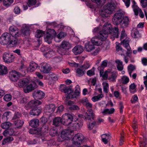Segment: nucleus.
Returning <instances> with one entry per match:
<instances>
[{
	"label": "nucleus",
	"mask_w": 147,
	"mask_h": 147,
	"mask_svg": "<svg viewBox=\"0 0 147 147\" xmlns=\"http://www.w3.org/2000/svg\"><path fill=\"white\" fill-rule=\"evenodd\" d=\"M21 34L19 32L18 29L14 26H11L9 28L10 34L11 37L18 38L21 34L23 36H25L29 35L30 34V31L29 30L30 26L28 24H24L21 26Z\"/></svg>",
	"instance_id": "nucleus-1"
},
{
	"label": "nucleus",
	"mask_w": 147,
	"mask_h": 147,
	"mask_svg": "<svg viewBox=\"0 0 147 147\" xmlns=\"http://www.w3.org/2000/svg\"><path fill=\"white\" fill-rule=\"evenodd\" d=\"M115 7L114 5L111 3H109L105 5L103 9L99 10L100 15L103 18L108 17L109 15L114 11Z\"/></svg>",
	"instance_id": "nucleus-2"
},
{
	"label": "nucleus",
	"mask_w": 147,
	"mask_h": 147,
	"mask_svg": "<svg viewBox=\"0 0 147 147\" xmlns=\"http://www.w3.org/2000/svg\"><path fill=\"white\" fill-rule=\"evenodd\" d=\"M72 47L71 44L69 42L63 40L58 49L57 52L61 55H64L66 51L70 49Z\"/></svg>",
	"instance_id": "nucleus-3"
},
{
	"label": "nucleus",
	"mask_w": 147,
	"mask_h": 147,
	"mask_svg": "<svg viewBox=\"0 0 147 147\" xmlns=\"http://www.w3.org/2000/svg\"><path fill=\"white\" fill-rule=\"evenodd\" d=\"M74 115L68 113L63 115L61 118V123L65 125L70 124L73 121Z\"/></svg>",
	"instance_id": "nucleus-4"
},
{
	"label": "nucleus",
	"mask_w": 147,
	"mask_h": 147,
	"mask_svg": "<svg viewBox=\"0 0 147 147\" xmlns=\"http://www.w3.org/2000/svg\"><path fill=\"white\" fill-rule=\"evenodd\" d=\"M56 34V33L54 30L52 29L48 30L44 37L45 41L48 44H50L51 42V40L53 37L55 36Z\"/></svg>",
	"instance_id": "nucleus-5"
},
{
	"label": "nucleus",
	"mask_w": 147,
	"mask_h": 147,
	"mask_svg": "<svg viewBox=\"0 0 147 147\" xmlns=\"http://www.w3.org/2000/svg\"><path fill=\"white\" fill-rule=\"evenodd\" d=\"M124 15L122 12H117L115 13L112 18V22L114 25H118L120 24V22L122 21Z\"/></svg>",
	"instance_id": "nucleus-6"
},
{
	"label": "nucleus",
	"mask_w": 147,
	"mask_h": 147,
	"mask_svg": "<svg viewBox=\"0 0 147 147\" xmlns=\"http://www.w3.org/2000/svg\"><path fill=\"white\" fill-rule=\"evenodd\" d=\"M11 37L9 33L5 32L3 33L0 37V43L3 45H5L8 44Z\"/></svg>",
	"instance_id": "nucleus-7"
},
{
	"label": "nucleus",
	"mask_w": 147,
	"mask_h": 147,
	"mask_svg": "<svg viewBox=\"0 0 147 147\" xmlns=\"http://www.w3.org/2000/svg\"><path fill=\"white\" fill-rule=\"evenodd\" d=\"M84 137L81 134H78L75 135L72 139L73 144L75 145H80L83 141Z\"/></svg>",
	"instance_id": "nucleus-8"
},
{
	"label": "nucleus",
	"mask_w": 147,
	"mask_h": 147,
	"mask_svg": "<svg viewBox=\"0 0 147 147\" xmlns=\"http://www.w3.org/2000/svg\"><path fill=\"white\" fill-rule=\"evenodd\" d=\"M84 137L81 134H78L75 135L72 139L73 144L75 145H80L83 141Z\"/></svg>",
	"instance_id": "nucleus-9"
},
{
	"label": "nucleus",
	"mask_w": 147,
	"mask_h": 147,
	"mask_svg": "<svg viewBox=\"0 0 147 147\" xmlns=\"http://www.w3.org/2000/svg\"><path fill=\"white\" fill-rule=\"evenodd\" d=\"M15 58V56L12 53L8 52L5 53L3 55V59L4 62L7 63L13 61Z\"/></svg>",
	"instance_id": "nucleus-10"
},
{
	"label": "nucleus",
	"mask_w": 147,
	"mask_h": 147,
	"mask_svg": "<svg viewBox=\"0 0 147 147\" xmlns=\"http://www.w3.org/2000/svg\"><path fill=\"white\" fill-rule=\"evenodd\" d=\"M88 113L85 112L84 115L85 119L90 121L91 119L94 120L96 117V115L93 110L88 109L87 111Z\"/></svg>",
	"instance_id": "nucleus-11"
},
{
	"label": "nucleus",
	"mask_w": 147,
	"mask_h": 147,
	"mask_svg": "<svg viewBox=\"0 0 147 147\" xmlns=\"http://www.w3.org/2000/svg\"><path fill=\"white\" fill-rule=\"evenodd\" d=\"M18 117L17 114H16L12 119L14 125L17 128H20L21 127L24 123L23 120L18 119Z\"/></svg>",
	"instance_id": "nucleus-12"
},
{
	"label": "nucleus",
	"mask_w": 147,
	"mask_h": 147,
	"mask_svg": "<svg viewBox=\"0 0 147 147\" xmlns=\"http://www.w3.org/2000/svg\"><path fill=\"white\" fill-rule=\"evenodd\" d=\"M73 134L72 131L67 129H65L61 132V137L63 140H68L72 138Z\"/></svg>",
	"instance_id": "nucleus-13"
},
{
	"label": "nucleus",
	"mask_w": 147,
	"mask_h": 147,
	"mask_svg": "<svg viewBox=\"0 0 147 147\" xmlns=\"http://www.w3.org/2000/svg\"><path fill=\"white\" fill-rule=\"evenodd\" d=\"M51 69V67L50 65L46 63L42 64L40 68V71L44 74L49 73Z\"/></svg>",
	"instance_id": "nucleus-14"
},
{
	"label": "nucleus",
	"mask_w": 147,
	"mask_h": 147,
	"mask_svg": "<svg viewBox=\"0 0 147 147\" xmlns=\"http://www.w3.org/2000/svg\"><path fill=\"white\" fill-rule=\"evenodd\" d=\"M20 76L19 73L17 72L15 70H12L10 72L9 77L10 80L13 82H16Z\"/></svg>",
	"instance_id": "nucleus-15"
},
{
	"label": "nucleus",
	"mask_w": 147,
	"mask_h": 147,
	"mask_svg": "<svg viewBox=\"0 0 147 147\" xmlns=\"http://www.w3.org/2000/svg\"><path fill=\"white\" fill-rule=\"evenodd\" d=\"M33 96L35 99H41L43 98L45 96V93L40 90L35 91L32 94Z\"/></svg>",
	"instance_id": "nucleus-16"
},
{
	"label": "nucleus",
	"mask_w": 147,
	"mask_h": 147,
	"mask_svg": "<svg viewBox=\"0 0 147 147\" xmlns=\"http://www.w3.org/2000/svg\"><path fill=\"white\" fill-rule=\"evenodd\" d=\"M26 87V88L24 89V92L26 93H28L31 92L36 87V83L34 82H32L31 83H29Z\"/></svg>",
	"instance_id": "nucleus-17"
},
{
	"label": "nucleus",
	"mask_w": 147,
	"mask_h": 147,
	"mask_svg": "<svg viewBox=\"0 0 147 147\" xmlns=\"http://www.w3.org/2000/svg\"><path fill=\"white\" fill-rule=\"evenodd\" d=\"M130 22L129 18L127 16H125L123 17L122 21L120 22V24L122 27L126 28L127 27Z\"/></svg>",
	"instance_id": "nucleus-18"
},
{
	"label": "nucleus",
	"mask_w": 147,
	"mask_h": 147,
	"mask_svg": "<svg viewBox=\"0 0 147 147\" xmlns=\"http://www.w3.org/2000/svg\"><path fill=\"white\" fill-rule=\"evenodd\" d=\"M56 107L55 105L50 104L46 106L44 109L45 112L46 113H52L55 111Z\"/></svg>",
	"instance_id": "nucleus-19"
},
{
	"label": "nucleus",
	"mask_w": 147,
	"mask_h": 147,
	"mask_svg": "<svg viewBox=\"0 0 147 147\" xmlns=\"http://www.w3.org/2000/svg\"><path fill=\"white\" fill-rule=\"evenodd\" d=\"M109 34L102 30L99 32L98 35V38L99 40L102 41L105 40L107 38Z\"/></svg>",
	"instance_id": "nucleus-20"
},
{
	"label": "nucleus",
	"mask_w": 147,
	"mask_h": 147,
	"mask_svg": "<svg viewBox=\"0 0 147 147\" xmlns=\"http://www.w3.org/2000/svg\"><path fill=\"white\" fill-rule=\"evenodd\" d=\"M42 102L37 100H33L30 101L28 104V107L33 108L36 107L38 105L41 104Z\"/></svg>",
	"instance_id": "nucleus-21"
},
{
	"label": "nucleus",
	"mask_w": 147,
	"mask_h": 147,
	"mask_svg": "<svg viewBox=\"0 0 147 147\" xmlns=\"http://www.w3.org/2000/svg\"><path fill=\"white\" fill-rule=\"evenodd\" d=\"M42 109L40 107H36L32 109L30 112V114L33 116L39 115L41 112Z\"/></svg>",
	"instance_id": "nucleus-22"
},
{
	"label": "nucleus",
	"mask_w": 147,
	"mask_h": 147,
	"mask_svg": "<svg viewBox=\"0 0 147 147\" xmlns=\"http://www.w3.org/2000/svg\"><path fill=\"white\" fill-rule=\"evenodd\" d=\"M29 81L26 78L20 79L18 82V86L20 88L26 86L29 84Z\"/></svg>",
	"instance_id": "nucleus-23"
},
{
	"label": "nucleus",
	"mask_w": 147,
	"mask_h": 147,
	"mask_svg": "<svg viewBox=\"0 0 147 147\" xmlns=\"http://www.w3.org/2000/svg\"><path fill=\"white\" fill-rule=\"evenodd\" d=\"M112 30V26L111 25L110 23H107L103 25L102 30L109 34L111 33Z\"/></svg>",
	"instance_id": "nucleus-24"
},
{
	"label": "nucleus",
	"mask_w": 147,
	"mask_h": 147,
	"mask_svg": "<svg viewBox=\"0 0 147 147\" xmlns=\"http://www.w3.org/2000/svg\"><path fill=\"white\" fill-rule=\"evenodd\" d=\"M132 2V7L136 15H138L141 10L137 6L134 0H131Z\"/></svg>",
	"instance_id": "nucleus-25"
},
{
	"label": "nucleus",
	"mask_w": 147,
	"mask_h": 147,
	"mask_svg": "<svg viewBox=\"0 0 147 147\" xmlns=\"http://www.w3.org/2000/svg\"><path fill=\"white\" fill-rule=\"evenodd\" d=\"M83 48L81 46H76L72 49V51L76 55L80 54L83 51Z\"/></svg>",
	"instance_id": "nucleus-26"
},
{
	"label": "nucleus",
	"mask_w": 147,
	"mask_h": 147,
	"mask_svg": "<svg viewBox=\"0 0 147 147\" xmlns=\"http://www.w3.org/2000/svg\"><path fill=\"white\" fill-rule=\"evenodd\" d=\"M38 67V65L34 61H32L30 63L29 67L27 70L30 72H32L35 71Z\"/></svg>",
	"instance_id": "nucleus-27"
},
{
	"label": "nucleus",
	"mask_w": 147,
	"mask_h": 147,
	"mask_svg": "<svg viewBox=\"0 0 147 147\" xmlns=\"http://www.w3.org/2000/svg\"><path fill=\"white\" fill-rule=\"evenodd\" d=\"M101 137L102 141L105 144H107L111 138L110 135L108 134H103Z\"/></svg>",
	"instance_id": "nucleus-28"
},
{
	"label": "nucleus",
	"mask_w": 147,
	"mask_h": 147,
	"mask_svg": "<svg viewBox=\"0 0 147 147\" xmlns=\"http://www.w3.org/2000/svg\"><path fill=\"white\" fill-rule=\"evenodd\" d=\"M75 72L77 76L81 77L83 76L85 73V71L81 67L80 68H77L75 69Z\"/></svg>",
	"instance_id": "nucleus-29"
},
{
	"label": "nucleus",
	"mask_w": 147,
	"mask_h": 147,
	"mask_svg": "<svg viewBox=\"0 0 147 147\" xmlns=\"http://www.w3.org/2000/svg\"><path fill=\"white\" fill-rule=\"evenodd\" d=\"M115 109L113 108L111 109H106L102 110L100 112L103 115H106L108 114H112L114 112Z\"/></svg>",
	"instance_id": "nucleus-30"
},
{
	"label": "nucleus",
	"mask_w": 147,
	"mask_h": 147,
	"mask_svg": "<svg viewBox=\"0 0 147 147\" xmlns=\"http://www.w3.org/2000/svg\"><path fill=\"white\" fill-rule=\"evenodd\" d=\"M29 125L31 126L36 127L39 125V121L38 119H33L30 121Z\"/></svg>",
	"instance_id": "nucleus-31"
},
{
	"label": "nucleus",
	"mask_w": 147,
	"mask_h": 147,
	"mask_svg": "<svg viewBox=\"0 0 147 147\" xmlns=\"http://www.w3.org/2000/svg\"><path fill=\"white\" fill-rule=\"evenodd\" d=\"M99 40L98 36L92 37L91 40V42L94 45L99 46L102 44L101 42L98 41Z\"/></svg>",
	"instance_id": "nucleus-32"
},
{
	"label": "nucleus",
	"mask_w": 147,
	"mask_h": 147,
	"mask_svg": "<svg viewBox=\"0 0 147 147\" xmlns=\"http://www.w3.org/2000/svg\"><path fill=\"white\" fill-rule=\"evenodd\" d=\"M85 48L86 51L88 52H90L95 49V47L93 45H91V43L88 42L85 44Z\"/></svg>",
	"instance_id": "nucleus-33"
},
{
	"label": "nucleus",
	"mask_w": 147,
	"mask_h": 147,
	"mask_svg": "<svg viewBox=\"0 0 147 147\" xmlns=\"http://www.w3.org/2000/svg\"><path fill=\"white\" fill-rule=\"evenodd\" d=\"M60 90L63 92L65 93L71 92V91L68 87L64 85H62L60 86Z\"/></svg>",
	"instance_id": "nucleus-34"
},
{
	"label": "nucleus",
	"mask_w": 147,
	"mask_h": 147,
	"mask_svg": "<svg viewBox=\"0 0 147 147\" xmlns=\"http://www.w3.org/2000/svg\"><path fill=\"white\" fill-rule=\"evenodd\" d=\"M41 128L30 129L29 130V133L32 134H36V135H40L41 134Z\"/></svg>",
	"instance_id": "nucleus-35"
},
{
	"label": "nucleus",
	"mask_w": 147,
	"mask_h": 147,
	"mask_svg": "<svg viewBox=\"0 0 147 147\" xmlns=\"http://www.w3.org/2000/svg\"><path fill=\"white\" fill-rule=\"evenodd\" d=\"M119 28L118 27H115L112 30L111 33L114 38H118L119 36Z\"/></svg>",
	"instance_id": "nucleus-36"
},
{
	"label": "nucleus",
	"mask_w": 147,
	"mask_h": 147,
	"mask_svg": "<svg viewBox=\"0 0 147 147\" xmlns=\"http://www.w3.org/2000/svg\"><path fill=\"white\" fill-rule=\"evenodd\" d=\"M75 92H70V94H75V96H73V97H76L77 96H79L80 93V86L78 85H76L75 87Z\"/></svg>",
	"instance_id": "nucleus-37"
},
{
	"label": "nucleus",
	"mask_w": 147,
	"mask_h": 147,
	"mask_svg": "<svg viewBox=\"0 0 147 147\" xmlns=\"http://www.w3.org/2000/svg\"><path fill=\"white\" fill-rule=\"evenodd\" d=\"M115 62L117 63V67L119 71H122L123 67V62L119 59H117Z\"/></svg>",
	"instance_id": "nucleus-38"
},
{
	"label": "nucleus",
	"mask_w": 147,
	"mask_h": 147,
	"mask_svg": "<svg viewBox=\"0 0 147 147\" xmlns=\"http://www.w3.org/2000/svg\"><path fill=\"white\" fill-rule=\"evenodd\" d=\"M11 114L9 111L6 112L4 113L2 116V119L4 121L7 120L8 119L11 117Z\"/></svg>",
	"instance_id": "nucleus-39"
},
{
	"label": "nucleus",
	"mask_w": 147,
	"mask_h": 147,
	"mask_svg": "<svg viewBox=\"0 0 147 147\" xmlns=\"http://www.w3.org/2000/svg\"><path fill=\"white\" fill-rule=\"evenodd\" d=\"M102 85L104 92L107 93L109 91V85L108 83L106 82H103L102 83Z\"/></svg>",
	"instance_id": "nucleus-40"
},
{
	"label": "nucleus",
	"mask_w": 147,
	"mask_h": 147,
	"mask_svg": "<svg viewBox=\"0 0 147 147\" xmlns=\"http://www.w3.org/2000/svg\"><path fill=\"white\" fill-rule=\"evenodd\" d=\"M104 96L103 94H100L98 95L97 96H93L92 98V100L93 102H95L100 100Z\"/></svg>",
	"instance_id": "nucleus-41"
},
{
	"label": "nucleus",
	"mask_w": 147,
	"mask_h": 147,
	"mask_svg": "<svg viewBox=\"0 0 147 147\" xmlns=\"http://www.w3.org/2000/svg\"><path fill=\"white\" fill-rule=\"evenodd\" d=\"M122 43L123 44V46L127 49H129L130 48L129 43V41L128 38H125L124 40L121 41Z\"/></svg>",
	"instance_id": "nucleus-42"
},
{
	"label": "nucleus",
	"mask_w": 147,
	"mask_h": 147,
	"mask_svg": "<svg viewBox=\"0 0 147 147\" xmlns=\"http://www.w3.org/2000/svg\"><path fill=\"white\" fill-rule=\"evenodd\" d=\"M61 123V119L60 117H55L53 120V124L56 126H58Z\"/></svg>",
	"instance_id": "nucleus-43"
},
{
	"label": "nucleus",
	"mask_w": 147,
	"mask_h": 147,
	"mask_svg": "<svg viewBox=\"0 0 147 147\" xmlns=\"http://www.w3.org/2000/svg\"><path fill=\"white\" fill-rule=\"evenodd\" d=\"M7 69L4 65L0 64V75L5 74L7 73Z\"/></svg>",
	"instance_id": "nucleus-44"
},
{
	"label": "nucleus",
	"mask_w": 147,
	"mask_h": 147,
	"mask_svg": "<svg viewBox=\"0 0 147 147\" xmlns=\"http://www.w3.org/2000/svg\"><path fill=\"white\" fill-rule=\"evenodd\" d=\"M18 39L17 38L11 37V39L9 41V44L12 45L13 46L17 45Z\"/></svg>",
	"instance_id": "nucleus-45"
},
{
	"label": "nucleus",
	"mask_w": 147,
	"mask_h": 147,
	"mask_svg": "<svg viewBox=\"0 0 147 147\" xmlns=\"http://www.w3.org/2000/svg\"><path fill=\"white\" fill-rule=\"evenodd\" d=\"M55 55V52L53 50H51L44 54V56L47 58H50L54 56Z\"/></svg>",
	"instance_id": "nucleus-46"
},
{
	"label": "nucleus",
	"mask_w": 147,
	"mask_h": 147,
	"mask_svg": "<svg viewBox=\"0 0 147 147\" xmlns=\"http://www.w3.org/2000/svg\"><path fill=\"white\" fill-rule=\"evenodd\" d=\"M131 36L135 38H137L139 36V32L136 29H133L132 31Z\"/></svg>",
	"instance_id": "nucleus-47"
},
{
	"label": "nucleus",
	"mask_w": 147,
	"mask_h": 147,
	"mask_svg": "<svg viewBox=\"0 0 147 147\" xmlns=\"http://www.w3.org/2000/svg\"><path fill=\"white\" fill-rule=\"evenodd\" d=\"M129 90L130 92L134 94L136 91V86L134 83L131 84L129 86Z\"/></svg>",
	"instance_id": "nucleus-48"
},
{
	"label": "nucleus",
	"mask_w": 147,
	"mask_h": 147,
	"mask_svg": "<svg viewBox=\"0 0 147 147\" xmlns=\"http://www.w3.org/2000/svg\"><path fill=\"white\" fill-rule=\"evenodd\" d=\"M82 103L84 105H85L88 109L92 107V104L90 103L86 99L83 100L82 101Z\"/></svg>",
	"instance_id": "nucleus-49"
},
{
	"label": "nucleus",
	"mask_w": 147,
	"mask_h": 147,
	"mask_svg": "<svg viewBox=\"0 0 147 147\" xmlns=\"http://www.w3.org/2000/svg\"><path fill=\"white\" fill-rule=\"evenodd\" d=\"M94 3H96L97 5L100 6H102L106 2V0H91Z\"/></svg>",
	"instance_id": "nucleus-50"
},
{
	"label": "nucleus",
	"mask_w": 147,
	"mask_h": 147,
	"mask_svg": "<svg viewBox=\"0 0 147 147\" xmlns=\"http://www.w3.org/2000/svg\"><path fill=\"white\" fill-rule=\"evenodd\" d=\"M44 34V32H43L41 30H38L36 31V32L35 33V36L36 38H40L41 36H43Z\"/></svg>",
	"instance_id": "nucleus-51"
},
{
	"label": "nucleus",
	"mask_w": 147,
	"mask_h": 147,
	"mask_svg": "<svg viewBox=\"0 0 147 147\" xmlns=\"http://www.w3.org/2000/svg\"><path fill=\"white\" fill-rule=\"evenodd\" d=\"M11 125V123L9 122H5L2 123L1 125L2 128L4 129L9 128Z\"/></svg>",
	"instance_id": "nucleus-52"
},
{
	"label": "nucleus",
	"mask_w": 147,
	"mask_h": 147,
	"mask_svg": "<svg viewBox=\"0 0 147 147\" xmlns=\"http://www.w3.org/2000/svg\"><path fill=\"white\" fill-rule=\"evenodd\" d=\"M128 69L129 75L131 77V73L135 69V66L132 64H130L128 67Z\"/></svg>",
	"instance_id": "nucleus-53"
},
{
	"label": "nucleus",
	"mask_w": 147,
	"mask_h": 147,
	"mask_svg": "<svg viewBox=\"0 0 147 147\" xmlns=\"http://www.w3.org/2000/svg\"><path fill=\"white\" fill-rule=\"evenodd\" d=\"M13 140V139L12 137H7L3 141L2 145H4L7 142L12 141Z\"/></svg>",
	"instance_id": "nucleus-54"
},
{
	"label": "nucleus",
	"mask_w": 147,
	"mask_h": 147,
	"mask_svg": "<svg viewBox=\"0 0 147 147\" xmlns=\"http://www.w3.org/2000/svg\"><path fill=\"white\" fill-rule=\"evenodd\" d=\"M117 77L116 73L115 72H112V75L109 78V79L111 81H114Z\"/></svg>",
	"instance_id": "nucleus-55"
},
{
	"label": "nucleus",
	"mask_w": 147,
	"mask_h": 147,
	"mask_svg": "<svg viewBox=\"0 0 147 147\" xmlns=\"http://www.w3.org/2000/svg\"><path fill=\"white\" fill-rule=\"evenodd\" d=\"M100 76L102 77L104 80H106L107 78L108 75L106 72H104L103 70H100Z\"/></svg>",
	"instance_id": "nucleus-56"
},
{
	"label": "nucleus",
	"mask_w": 147,
	"mask_h": 147,
	"mask_svg": "<svg viewBox=\"0 0 147 147\" xmlns=\"http://www.w3.org/2000/svg\"><path fill=\"white\" fill-rule=\"evenodd\" d=\"M121 79L122 83L124 84H126L129 82V78L125 76H123Z\"/></svg>",
	"instance_id": "nucleus-57"
},
{
	"label": "nucleus",
	"mask_w": 147,
	"mask_h": 147,
	"mask_svg": "<svg viewBox=\"0 0 147 147\" xmlns=\"http://www.w3.org/2000/svg\"><path fill=\"white\" fill-rule=\"evenodd\" d=\"M90 66V65L88 62H86L84 63V64L81 66V67L84 70L88 69Z\"/></svg>",
	"instance_id": "nucleus-58"
},
{
	"label": "nucleus",
	"mask_w": 147,
	"mask_h": 147,
	"mask_svg": "<svg viewBox=\"0 0 147 147\" xmlns=\"http://www.w3.org/2000/svg\"><path fill=\"white\" fill-rule=\"evenodd\" d=\"M87 74L89 76H91L94 75L95 74L94 68V67L90 70L88 71L87 72Z\"/></svg>",
	"instance_id": "nucleus-59"
},
{
	"label": "nucleus",
	"mask_w": 147,
	"mask_h": 147,
	"mask_svg": "<svg viewBox=\"0 0 147 147\" xmlns=\"http://www.w3.org/2000/svg\"><path fill=\"white\" fill-rule=\"evenodd\" d=\"M67 34L65 32H60L57 36V37L59 39H61L66 36Z\"/></svg>",
	"instance_id": "nucleus-60"
},
{
	"label": "nucleus",
	"mask_w": 147,
	"mask_h": 147,
	"mask_svg": "<svg viewBox=\"0 0 147 147\" xmlns=\"http://www.w3.org/2000/svg\"><path fill=\"white\" fill-rule=\"evenodd\" d=\"M3 99L6 101H9L11 99V96L10 94H6L4 96Z\"/></svg>",
	"instance_id": "nucleus-61"
},
{
	"label": "nucleus",
	"mask_w": 147,
	"mask_h": 147,
	"mask_svg": "<svg viewBox=\"0 0 147 147\" xmlns=\"http://www.w3.org/2000/svg\"><path fill=\"white\" fill-rule=\"evenodd\" d=\"M125 30H122L120 40H122L126 38H126L127 35L125 33Z\"/></svg>",
	"instance_id": "nucleus-62"
},
{
	"label": "nucleus",
	"mask_w": 147,
	"mask_h": 147,
	"mask_svg": "<svg viewBox=\"0 0 147 147\" xmlns=\"http://www.w3.org/2000/svg\"><path fill=\"white\" fill-rule=\"evenodd\" d=\"M96 122L95 121H94L92 123H90L88 126L89 129L91 130L92 129L93 127L96 124Z\"/></svg>",
	"instance_id": "nucleus-63"
},
{
	"label": "nucleus",
	"mask_w": 147,
	"mask_h": 147,
	"mask_svg": "<svg viewBox=\"0 0 147 147\" xmlns=\"http://www.w3.org/2000/svg\"><path fill=\"white\" fill-rule=\"evenodd\" d=\"M74 125L73 127L74 128H79L82 125V123L81 122L79 123L75 122L74 123Z\"/></svg>",
	"instance_id": "nucleus-64"
}]
</instances>
